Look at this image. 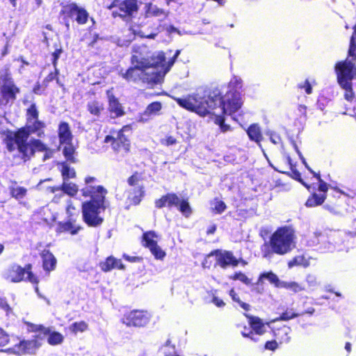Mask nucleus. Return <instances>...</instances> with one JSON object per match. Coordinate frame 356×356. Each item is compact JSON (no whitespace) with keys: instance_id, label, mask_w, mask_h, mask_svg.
Listing matches in <instances>:
<instances>
[{"instance_id":"72a5a7b5","label":"nucleus","mask_w":356,"mask_h":356,"mask_svg":"<svg viewBox=\"0 0 356 356\" xmlns=\"http://www.w3.org/2000/svg\"><path fill=\"white\" fill-rule=\"evenodd\" d=\"M309 265H310L309 259L306 258L303 255L296 256L288 262V266L290 268H293L295 266H301L305 268H307Z\"/></svg>"},{"instance_id":"0e129e2a","label":"nucleus","mask_w":356,"mask_h":356,"mask_svg":"<svg viewBox=\"0 0 356 356\" xmlns=\"http://www.w3.org/2000/svg\"><path fill=\"white\" fill-rule=\"evenodd\" d=\"M265 348L268 350H275L277 348V342L276 341H267Z\"/></svg>"},{"instance_id":"1a4fd4ad","label":"nucleus","mask_w":356,"mask_h":356,"mask_svg":"<svg viewBox=\"0 0 356 356\" xmlns=\"http://www.w3.org/2000/svg\"><path fill=\"white\" fill-rule=\"evenodd\" d=\"M58 135L59 142L63 146V152L67 160L74 162L73 154L75 152V147L72 144L73 135L70 125L65 122L59 124L58 128Z\"/></svg>"},{"instance_id":"20e7f679","label":"nucleus","mask_w":356,"mask_h":356,"mask_svg":"<svg viewBox=\"0 0 356 356\" xmlns=\"http://www.w3.org/2000/svg\"><path fill=\"white\" fill-rule=\"evenodd\" d=\"M295 246V233L290 227L277 229L270 236L269 243H264L261 251L263 257L270 259L274 254L280 255L290 252Z\"/></svg>"},{"instance_id":"f3484780","label":"nucleus","mask_w":356,"mask_h":356,"mask_svg":"<svg viewBox=\"0 0 356 356\" xmlns=\"http://www.w3.org/2000/svg\"><path fill=\"white\" fill-rule=\"evenodd\" d=\"M31 327L33 332H40V334H42L44 336L49 335L47 341L51 346L59 345L63 341L64 337L58 332H51L49 328L44 327L40 325H31Z\"/></svg>"},{"instance_id":"4be33fe9","label":"nucleus","mask_w":356,"mask_h":356,"mask_svg":"<svg viewBox=\"0 0 356 356\" xmlns=\"http://www.w3.org/2000/svg\"><path fill=\"white\" fill-rule=\"evenodd\" d=\"M180 202V198L175 193H168L162 196L160 199L155 201L156 207L161 209L164 207H178Z\"/></svg>"},{"instance_id":"4c0bfd02","label":"nucleus","mask_w":356,"mask_h":356,"mask_svg":"<svg viewBox=\"0 0 356 356\" xmlns=\"http://www.w3.org/2000/svg\"><path fill=\"white\" fill-rule=\"evenodd\" d=\"M9 189L12 197L17 200H20L24 197L27 192V190L25 188L16 185L10 186Z\"/></svg>"},{"instance_id":"5fc2aeb1","label":"nucleus","mask_w":356,"mask_h":356,"mask_svg":"<svg viewBox=\"0 0 356 356\" xmlns=\"http://www.w3.org/2000/svg\"><path fill=\"white\" fill-rule=\"evenodd\" d=\"M9 342L8 334L1 328H0V346H4Z\"/></svg>"},{"instance_id":"37998d69","label":"nucleus","mask_w":356,"mask_h":356,"mask_svg":"<svg viewBox=\"0 0 356 356\" xmlns=\"http://www.w3.org/2000/svg\"><path fill=\"white\" fill-rule=\"evenodd\" d=\"M184 216L188 217L191 213V208L188 202L185 200H181L178 207H177Z\"/></svg>"},{"instance_id":"6ab92c4d","label":"nucleus","mask_w":356,"mask_h":356,"mask_svg":"<svg viewBox=\"0 0 356 356\" xmlns=\"http://www.w3.org/2000/svg\"><path fill=\"white\" fill-rule=\"evenodd\" d=\"M138 10L137 0H124L118 7V10H113V15L125 17L127 15H131Z\"/></svg>"},{"instance_id":"de8ad7c7","label":"nucleus","mask_w":356,"mask_h":356,"mask_svg":"<svg viewBox=\"0 0 356 356\" xmlns=\"http://www.w3.org/2000/svg\"><path fill=\"white\" fill-rule=\"evenodd\" d=\"M229 278L233 280H239L247 285L250 284V280L241 272L236 273L233 275H230Z\"/></svg>"},{"instance_id":"69168bd1","label":"nucleus","mask_w":356,"mask_h":356,"mask_svg":"<svg viewBox=\"0 0 356 356\" xmlns=\"http://www.w3.org/2000/svg\"><path fill=\"white\" fill-rule=\"evenodd\" d=\"M212 302L218 307H222L225 305L222 300L216 296L213 298Z\"/></svg>"},{"instance_id":"f03ea898","label":"nucleus","mask_w":356,"mask_h":356,"mask_svg":"<svg viewBox=\"0 0 356 356\" xmlns=\"http://www.w3.org/2000/svg\"><path fill=\"white\" fill-rule=\"evenodd\" d=\"M44 123L36 120L27 122L26 128L22 129L17 132L7 131L4 133L3 139L8 151L18 149L24 158H30L35 151L43 152L47 149L44 144L39 140H31L27 142L30 133H37L39 137L44 135L42 129Z\"/></svg>"},{"instance_id":"680f3d73","label":"nucleus","mask_w":356,"mask_h":356,"mask_svg":"<svg viewBox=\"0 0 356 356\" xmlns=\"http://www.w3.org/2000/svg\"><path fill=\"white\" fill-rule=\"evenodd\" d=\"M61 54H62V49H56L55 51L52 54L53 65H54L55 68L56 67L57 60L59 58V57L60 56Z\"/></svg>"},{"instance_id":"774afa93","label":"nucleus","mask_w":356,"mask_h":356,"mask_svg":"<svg viewBox=\"0 0 356 356\" xmlns=\"http://www.w3.org/2000/svg\"><path fill=\"white\" fill-rule=\"evenodd\" d=\"M211 257H214V255H211V252L210 254H209L204 259L203 263H202V266L204 267H209V265L211 264V261H209V259Z\"/></svg>"},{"instance_id":"3c124183","label":"nucleus","mask_w":356,"mask_h":356,"mask_svg":"<svg viewBox=\"0 0 356 356\" xmlns=\"http://www.w3.org/2000/svg\"><path fill=\"white\" fill-rule=\"evenodd\" d=\"M226 209V205L224 202L218 200H215L213 203V209L218 213L223 212Z\"/></svg>"},{"instance_id":"c85d7f7f","label":"nucleus","mask_w":356,"mask_h":356,"mask_svg":"<svg viewBox=\"0 0 356 356\" xmlns=\"http://www.w3.org/2000/svg\"><path fill=\"white\" fill-rule=\"evenodd\" d=\"M87 110L91 115L99 117L104 110V105L102 102L92 100L88 102Z\"/></svg>"},{"instance_id":"cd10ccee","label":"nucleus","mask_w":356,"mask_h":356,"mask_svg":"<svg viewBox=\"0 0 356 356\" xmlns=\"http://www.w3.org/2000/svg\"><path fill=\"white\" fill-rule=\"evenodd\" d=\"M144 195L145 191L143 186H138L137 187L133 188L129 192L128 199L131 203L137 205L140 202Z\"/></svg>"},{"instance_id":"c756f323","label":"nucleus","mask_w":356,"mask_h":356,"mask_svg":"<svg viewBox=\"0 0 356 356\" xmlns=\"http://www.w3.org/2000/svg\"><path fill=\"white\" fill-rule=\"evenodd\" d=\"M290 333L291 328L287 326H283L274 331V336L280 343H288L290 341Z\"/></svg>"},{"instance_id":"7ed1b4c3","label":"nucleus","mask_w":356,"mask_h":356,"mask_svg":"<svg viewBox=\"0 0 356 356\" xmlns=\"http://www.w3.org/2000/svg\"><path fill=\"white\" fill-rule=\"evenodd\" d=\"M95 178L88 177L85 179L86 186L81 189L84 197H90L91 200L83 203L82 213L83 221L90 227H97L103 222L100 216L105 209L104 197L107 191L101 186L93 185Z\"/></svg>"},{"instance_id":"6e6d98bb","label":"nucleus","mask_w":356,"mask_h":356,"mask_svg":"<svg viewBox=\"0 0 356 356\" xmlns=\"http://www.w3.org/2000/svg\"><path fill=\"white\" fill-rule=\"evenodd\" d=\"M298 316V314L291 312H286L282 314L280 317L279 318H277V320H282V321H288L290 319H292L295 317ZM273 322L275 321V320L273 321Z\"/></svg>"},{"instance_id":"9b49d317","label":"nucleus","mask_w":356,"mask_h":356,"mask_svg":"<svg viewBox=\"0 0 356 356\" xmlns=\"http://www.w3.org/2000/svg\"><path fill=\"white\" fill-rule=\"evenodd\" d=\"M42 339L43 337L40 336V333L31 340H22L14 346L0 351L17 355L35 354L41 346Z\"/></svg>"},{"instance_id":"e433bc0d","label":"nucleus","mask_w":356,"mask_h":356,"mask_svg":"<svg viewBox=\"0 0 356 356\" xmlns=\"http://www.w3.org/2000/svg\"><path fill=\"white\" fill-rule=\"evenodd\" d=\"M61 174L63 181H68L69 179L74 178L76 172L74 168H70L67 163H63L61 164Z\"/></svg>"},{"instance_id":"49530a36","label":"nucleus","mask_w":356,"mask_h":356,"mask_svg":"<svg viewBox=\"0 0 356 356\" xmlns=\"http://www.w3.org/2000/svg\"><path fill=\"white\" fill-rule=\"evenodd\" d=\"M229 296L232 297V300L237 302L241 308H243L244 310L248 311L250 309V305L248 304H246L239 299L238 295L235 292L234 289H231L229 291Z\"/></svg>"},{"instance_id":"4468645a","label":"nucleus","mask_w":356,"mask_h":356,"mask_svg":"<svg viewBox=\"0 0 356 356\" xmlns=\"http://www.w3.org/2000/svg\"><path fill=\"white\" fill-rule=\"evenodd\" d=\"M127 129H129V127H124L118 132L117 137L115 138L111 136H106L104 138V143H111L113 149L116 152H122L123 153H127L129 151L130 143L123 134V132Z\"/></svg>"},{"instance_id":"2eb2a0df","label":"nucleus","mask_w":356,"mask_h":356,"mask_svg":"<svg viewBox=\"0 0 356 356\" xmlns=\"http://www.w3.org/2000/svg\"><path fill=\"white\" fill-rule=\"evenodd\" d=\"M149 321V314L143 311H131L125 314L122 322L127 326L141 327Z\"/></svg>"},{"instance_id":"4d7b16f0","label":"nucleus","mask_w":356,"mask_h":356,"mask_svg":"<svg viewBox=\"0 0 356 356\" xmlns=\"http://www.w3.org/2000/svg\"><path fill=\"white\" fill-rule=\"evenodd\" d=\"M139 181H140V177L137 174L132 175L128 179L129 184L131 186H134V188L137 187L138 186H141L139 184Z\"/></svg>"},{"instance_id":"a18cd8bd","label":"nucleus","mask_w":356,"mask_h":356,"mask_svg":"<svg viewBox=\"0 0 356 356\" xmlns=\"http://www.w3.org/2000/svg\"><path fill=\"white\" fill-rule=\"evenodd\" d=\"M305 282L309 289H314L318 285L317 277L314 274H308L305 277Z\"/></svg>"},{"instance_id":"f8f14e48","label":"nucleus","mask_w":356,"mask_h":356,"mask_svg":"<svg viewBox=\"0 0 356 356\" xmlns=\"http://www.w3.org/2000/svg\"><path fill=\"white\" fill-rule=\"evenodd\" d=\"M159 236L154 231L146 232L143 235V245L147 248L155 259L162 260L165 257V252L158 245Z\"/></svg>"},{"instance_id":"58836bf2","label":"nucleus","mask_w":356,"mask_h":356,"mask_svg":"<svg viewBox=\"0 0 356 356\" xmlns=\"http://www.w3.org/2000/svg\"><path fill=\"white\" fill-rule=\"evenodd\" d=\"M280 286L284 287L286 289H289L294 293H298L300 291H302L305 290V288L304 286H302L301 284H299L296 282H282L280 284Z\"/></svg>"},{"instance_id":"473e14b6","label":"nucleus","mask_w":356,"mask_h":356,"mask_svg":"<svg viewBox=\"0 0 356 356\" xmlns=\"http://www.w3.org/2000/svg\"><path fill=\"white\" fill-rule=\"evenodd\" d=\"M65 210L67 215V219H70V220H76V218L79 215V209L74 204L71 200H69L67 202Z\"/></svg>"},{"instance_id":"c9c22d12","label":"nucleus","mask_w":356,"mask_h":356,"mask_svg":"<svg viewBox=\"0 0 356 356\" xmlns=\"http://www.w3.org/2000/svg\"><path fill=\"white\" fill-rule=\"evenodd\" d=\"M325 199L324 194H316L314 193L310 197L306 202V206L307 207H313L321 204Z\"/></svg>"},{"instance_id":"f704fd0d","label":"nucleus","mask_w":356,"mask_h":356,"mask_svg":"<svg viewBox=\"0 0 356 356\" xmlns=\"http://www.w3.org/2000/svg\"><path fill=\"white\" fill-rule=\"evenodd\" d=\"M88 329V324L83 321L74 322L69 325L67 330L74 334L78 332H83Z\"/></svg>"},{"instance_id":"aec40b11","label":"nucleus","mask_w":356,"mask_h":356,"mask_svg":"<svg viewBox=\"0 0 356 356\" xmlns=\"http://www.w3.org/2000/svg\"><path fill=\"white\" fill-rule=\"evenodd\" d=\"M162 109V104L159 102H154L149 104L138 116V121L140 122H146L154 115L160 114Z\"/></svg>"},{"instance_id":"dca6fc26","label":"nucleus","mask_w":356,"mask_h":356,"mask_svg":"<svg viewBox=\"0 0 356 356\" xmlns=\"http://www.w3.org/2000/svg\"><path fill=\"white\" fill-rule=\"evenodd\" d=\"M211 255H214L216 265L223 269L229 267L234 268L239 264V260L229 251L217 250L211 252Z\"/></svg>"},{"instance_id":"6e6552de","label":"nucleus","mask_w":356,"mask_h":356,"mask_svg":"<svg viewBox=\"0 0 356 356\" xmlns=\"http://www.w3.org/2000/svg\"><path fill=\"white\" fill-rule=\"evenodd\" d=\"M215 99L217 104H220L218 107L216 106V111L220 113V115H234L238 111L243 104L241 94L238 92L228 91L221 100Z\"/></svg>"},{"instance_id":"052dcab7","label":"nucleus","mask_w":356,"mask_h":356,"mask_svg":"<svg viewBox=\"0 0 356 356\" xmlns=\"http://www.w3.org/2000/svg\"><path fill=\"white\" fill-rule=\"evenodd\" d=\"M268 135L270 136V140L273 144H278L281 142V138L279 135L273 132L268 133Z\"/></svg>"},{"instance_id":"338daca9","label":"nucleus","mask_w":356,"mask_h":356,"mask_svg":"<svg viewBox=\"0 0 356 356\" xmlns=\"http://www.w3.org/2000/svg\"><path fill=\"white\" fill-rule=\"evenodd\" d=\"M57 219V215L56 213H52L50 217H44V220L49 225H51L54 223Z\"/></svg>"},{"instance_id":"ddd939ff","label":"nucleus","mask_w":356,"mask_h":356,"mask_svg":"<svg viewBox=\"0 0 356 356\" xmlns=\"http://www.w3.org/2000/svg\"><path fill=\"white\" fill-rule=\"evenodd\" d=\"M61 13L65 16V18H74L79 24H86L88 19L87 11L74 3L64 5L62 8Z\"/></svg>"},{"instance_id":"79ce46f5","label":"nucleus","mask_w":356,"mask_h":356,"mask_svg":"<svg viewBox=\"0 0 356 356\" xmlns=\"http://www.w3.org/2000/svg\"><path fill=\"white\" fill-rule=\"evenodd\" d=\"M263 279H267L271 284H273L277 286H279V278L275 273L272 272L264 273L261 274L259 281L262 282Z\"/></svg>"},{"instance_id":"393cba45","label":"nucleus","mask_w":356,"mask_h":356,"mask_svg":"<svg viewBox=\"0 0 356 356\" xmlns=\"http://www.w3.org/2000/svg\"><path fill=\"white\" fill-rule=\"evenodd\" d=\"M48 190L51 193H55L58 191H62L70 196H74L76 194L78 191V186L72 182H69L68 181H63V183L60 186L49 187Z\"/></svg>"},{"instance_id":"603ef678","label":"nucleus","mask_w":356,"mask_h":356,"mask_svg":"<svg viewBox=\"0 0 356 356\" xmlns=\"http://www.w3.org/2000/svg\"><path fill=\"white\" fill-rule=\"evenodd\" d=\"M217 113H218V115H215L216 116V123L220 125L222 131H223V132L227 131L230 129L229 126L224 124V120L221 117V115L218 111H217Z\"/></svg>"},{"instance_id":"bb28decb","label":"nucleus","mask_w":356,"mask_h":356,"mask_svg":"<svg viewBox=\"0 0 356 356\" xmlns=\"http://www.w3.org/2000/svg\"><path fill=\"white\" fill-rule=\"evenodd\" d=\"M249 138L251 140L256 142L259 147L262 149L261 141L263 138L261 129L258 124H253L250 125L246 131Z\"/></svg>"},{"instance_id":"b1692460","label":"nucleus","mask_w":356,"mask_h":356,"mask_svg":"<svg viewBox=\"0 0 356 356\" xmlns=\"http://www.w3.org/2000/svg\"><path fill=\"white\" fill-rule=\"evenodd\" d=\"M81 229V227L76 224V220L67 219L65 222H59L56 228L58 233L69 232L71 234H76Z\"/></svg>"},{"instance_id":"864d4df0","label":"nucleus","mask_w":356,"mask_h":356,"mask_svg":"<svg viewBox=\"0 0 356 356\" xmlns=\"http://www.w3.org/2000/svg\"><path fill=\"white\" fill-rule=\"evenodd\" d=\"M241 334L243 335V337H248L254 341H258V338L254 337V334L252 331L251 327L248 328L246 327H244L243 330H241Z\"/></svg>"},{"instance_id":"a19ab883","label":"nucleus","mask_w":356,"mask_h":356,"mask_svg":"<svg viewBox=\"0 0 356 356\" xmlns=\"http://www.w3.org/2000/svg\"><path fill=\"white\" fill-rule=\"evenodd\" d=\"M133 31V34L132 35H130L129 36V39L127 40L126 41H121V40H119L118 41V44L120 45V46H124V45H128L130 42L134 40V36L136 35H140L141 37H146V38H154L155 36V34H150V35H145L143 34V33H142L141 31H136L135 30H132V29H129L128 31L129 32H131V31Z\"/></svg>"},{"instance_id":"bf43d9fd","label":"nucleus","mask_w":356,"mask_h":356,"mask_svg":"<svg viewBox=\"0 0 356 356\" xmlns=\"http://www.w3.org/2000/svg\"><path fill=\"white\" fill-rule=\"evenodd\" d=\"M0 307L3 309L4 311H6L7 314L12 312V309L10 307V306L8 305L6 301L1 297H0Z\"/></svg>"},{"instance_id":"13d9d810","label":"nucleus","mask_w":356,"mask_h":356,"mask_svg":"<svg viewBox=\"0 0 356 356\" xmlns=\"http://www.w3.org/2000/svg\"><path fill=\"white\" fill-rule=\"evenodd\" d=\"M176 139L171 136H167L161 140V143L167 146L174 145L176 143Z\"/></svg>"},{"instance_id":"f257e3e1","label":"nucleus","mask_w":356,"mask_h":356,"mask_svg":"<svg viewBox=\"0 0 356 356\" xmlns=\"http://www.w3.org/2000/svg\"><path fill=\"white\" fill-rule=\"evenodd\" d=\"M179 51H176L175 55L166 60L163 51L155 52L149 58H142L137 55L131 57V67L125 72H121L123 79L128 81H142L147 83H160L166 73L173 65Z\"/></svg>"},{"instance_id":"a878e982","label":"nucleus","mask_w":356,"mask_h":356,"mask_svg":"<svg viewBox=\"0 0 356 356\" xmlns=\"http://www.w3.org/2000/svg\"><path fill=\"white\" fill-rule=\"evenodd\" d=\"M102 270L104 272H108L113 268L124 269V265L122 264L121 260L116 259L113 257H108L105 261L100 264Z\"/></svg>"},{"instance_id":"c03bdc74","label":"nucleus","mask_w":356,"mask_h":356,"mask_svg":"<svg viewBox=\"0 0 356 356\" xmlns=\"http://www.w3.org/2000/svg\"><path fill=\"white\" fill-rule=\"evenodd\" d=\"M27 122L38 120V111L35 104H32L27 110Z\"/></svg>"},{"instance_id":"39448f33","label":"nucleus","mask_w":356,"mask_h":356,"mask_svg":"<svg viewBox=\"0 0 356 356\" xmlns=\"http://www.w3.org/2000/svg\"><path fill=\"white\" fill-rule=\"evenodd\" d=\"M172 98L182 108L195 112L200 116L209 114L218 115L216 111V100L207 95L206 92L200 90L183 97Z\"/></svg>"},{"instance_id":"a211bd4d","label":"nucleus","mask_w":356,"mask_h":356,"mask_svg":"<svg viewBox=\"0 0 356 356\" xmlns=\"http://www.w3.org/2000/svg\"><path fill=\"white\" fill-rule=\"evenodd\" d=\"M108 97V110L111 118H119L124 115V111L122 105L118 99L114 96L111 90H107Z\"/></svg>"},{"instance_id":"2f4dec72","label":"nucleus","mask_w":356,"mask_h":356,"mask_svg":"<svg viewBox=\"0 0 356 356\" xmlns=\"http://www.w3.org/2000/svg\"><path fill=\"white\" fill-rule=\"evenodd\" d=\"M146 10V16L147 17H163L165 18L167 16V14L162 9L159 8L156 6L152 5L151 3L145 6Z\"/></svg>"},{"instance_id":"412c9836","label":"nucleus","mask_w":356,"mask_h":356,"mask_svg":"<svg viewBox=\"0 0 356 356\" xmlns=\"http://www.w3.org/2000/svg\"><path fill=\"white\" fill-rule=\"evenodd\" d=\"M40 257L42 260V268L45 272L49 273L55 270L57 260L49 250H42Z\"/></svg>"},{"instance_id":"e2e57ef3","label":"nucleus","mask_w":356,"mask_h":356,"mask_svg":"<svg viewBox=\"0 0 356 356\" xmlns=\"http://www.w3.org/2000/svg\"><path fill=\"white\" fill-rule=\"evenodd\" d=\"M314 236L315 237L316 240L308 242V245L309 246L314 245L316 243H319V241H323L325 238L324 236L317 234H314Z\"/></svg>"},{"instance_id":"ea45409f","label":"nucleus","mask_w":356,"mask_h":356,"mask_svg":"<svg viewBox=\"0 0 356 356\" xmlns=\"http://www.w3.org/2000/svg\"><path fill=\"white\" fill-rule=\"evenodd\" d=\"M242 86L243 83L241 79L238 76H234L229 83V91L238 92L241 94L240 90L242 88Z\"/></svg>"},{"instance_id":"0eeeda50","label":"nucleus","mask_w":356,"mask_h":356,"mask_svg":"<svg viewBox=\"0 0 356 356\" xmlns=\"http://www.w3.org/2000/svg\"><path fill=\"white\" fill-rule=\"evenodd\" d=\"M19 88L14 83L8 67L0 72V105L7 106L13 104Z\"/></svg>"},{"instance_id":"423d86ee","label":"nucleus","mask_w":356,"mask_h":356,"mask_svg":"<svg viewBox=\"0 0 356 356\" xmlns=\"http://www.w3.org/2000/svg\"><path fill=\"white\" fill-rule=\"evenodd\" d=\"M353 60H354L353 58L338 62L334 67L337 83L344 91V99L350 102H352L355 97L352 83L354 78L353 71L355 68V64L353 62Z\"/></svg>"},{"instance_id":"09e8293b","label":"nucleus","mask_w":356,"mask_h":356,"mask_svg":"<svg viewBox=\"0 0 356 356\" xmlns=\"http://www.w3.org/2000/svg\"><path fill=\"white\" fill-rule=\"evenodd\" d=\"M314 82V81L310 82L308 79H306L298 84V88L304 90L307 95H310L312 92V86Z\"/></svg>"},{"instance_id":"9d476101","label":"nucleus","mask_w":356,"mask_h":356,"mask_svg":"<svg viewBox=\"0 0 356 356\" xmlns=\"http://www.w3.org/2000/svg\"><path fill=\"white\" fill-rule=\"evenodd\" d=\"M31 265L26 266L25 268L13 264L8 267L3 273V277L10 282H19L23 280L24 275H27V279L33 284L38 283V279L31 271Z\"/></svg>"},{"instance_id":"5701e85b","label":"nucleus","mask_w":356,"mask_h":356,"mask_svg":"<svg viewBox=\"0 0 356 356\" xmlns=\"http://www.w3.org/2000/svg\"><path fill=\"white\" fill-rule=\"evenodd\" d=\"M248 318V323L251 330L255 335H262L266 332V323L257 316L245 315ZM269 325V323H266Z\"/></svg>"},{"instance_id":"7c9ffc66","label":"nucleus","mask_w":356,"mask_h":356,"mask_svg":"<svg viewBox=\"0 0 356 356\" xmlns=\"http://www.w3.org/2000/svg\"><path fill=\"white\" fill-rule=\"evenodd\" d=\"M293 147H294V149H296V152L298 154L300 159L302 160V163L305 164V167L312 172L314 174V175L319 180V186H318V190L321 191V192H323V194L325 195V193L327 192V184L323 182L321 178H320V175H316L314 172H313L310 168L307 165L306 161H305V158L302 156V154L300 153V152L299 151V149H298V147L297 145L293 143Z\"/></svg>"},{"instance_id":"8fccbe9b","label":"nucleus","mask_w":356,"mask_h":356,"mask_svg":"<svg viewBox=\"0 0 356 356\" xmlns=\"http://www.w3.org/2000/svg\"><path fill=\"white\" fill-rule=\"evenodd\" d=\"M356 51V26L354 27V32L350 39L349 54L353 57Z\"/></svg>"}]
</instances>
